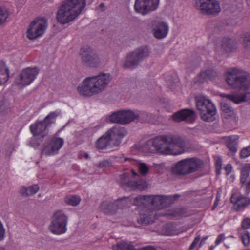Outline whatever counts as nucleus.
<instances>
[{
    "mask_svg": "<svg viewBox=\"0 0 250 250\" xmlns=\"http://www.w3.org/2000/svg\"><path fill=\"white\" fill-rule=\"evenodd\" d=\"M243 45L246 48L250 47V35L245 37L244 39Z\"/></svg>",
    "mask_w": 250,
    "mask_h": 250,
    "instance_id": "45",
    "label": "nucleus"
},
{
    "mask_svg": "<svg viewBox=\"0 0 250 250\" xmlns=\"http://www.w3.org/2000/svg\"><path fill=\"white\" fill-rule=\"evenodd\" d=\"M64 144L63 139L53 137L47 140L43 146L42 154L45 156H53L57 154Z\"/></svg>",
    "mask_w": 250,
    "mask_h": 250,
    "instance_id": "17",
    "label": "nucleus"
},
{
    "mask_svg": "<svg viewBox=\"0 0 250 250\" xmlns=\"http://www.w3.org/2000/svg\"><path fill=\"white\" fill-rule=\"evenodd\" d=\"M156 214L153 211L150 212L148 210H142L140 214V218L138 222L140 224H148L152 223L156 218Z\"/></svg>",
    "mask_w": 250,
    "mask_h": 250,
    "instance_id": "26",
    "label": "nucleus"
},
{
    "mask_svg": "<svg viewBox=\"0 0 250 250\" xmlns=\"http://www.w3.org/2000/svg\"><path fill=\"white\" fill-rule=\"evenodd\" d=\"M250 164H244L241 169L240 180L242 184V188L246 193L250 192Z\"/></svg>",
    "mask_w": 250,
    "mask_h": 250,
    "instance_id": "21",
    "label": "nucleus"
},
{
    "mask_svg": "<svg viewBox=\"0 0 250 250\" xmlns=\"http://www.w3.org/2000/svg\"><path fill=\"white\" fill-rule=\"evenodd\" d=\"M80 55L82 63L87 66L96 67L101 63V61L99 56L93 51L90 47H83Z\"/></svg>",
    "mask_w": 250,
    "mask_h": 250,
    "instance_id": "16",
    "label": "nucleus"
},
{
    "mask_svg": "<svg viewBox=\"0 0 250 250\" xmlns=\"http://www.w3.org/2000/svg\"><path fill=\"white\" fill-rule=\"evenodd\" d=\"M9 79V71L4 63L0 64V85L4 84Z\"/></svg>",
    "mask_w": 250,
    "mask_h": 250,
    "instance_id": "32",
    "label": "nucleus"
},
{
    "mask_svg": "<svg viewBox=\"0 0 250 250\" xmlns=\"http://www.w3.org/2000/svg\"><path fill=\"white\" fill-rule=\"evenodd\" d=\"M195 6L202 13L216 15L221 11L219 3L216 0H195Z\"/></svg>",
    "mask_w": 250,
    "mask_h": 250,
    "instance_id": "13",
    "label": "nucleus"
},
{
    "mask_svg": "<svg viewBox=\"0 0 250 250\" xmlns=\"http://www.w3.org/2000/svg\"><path fill=\"white\" fill-rule=\"evenodd\" d=\"M151 29L154 37L159 40L165 38L169 31L168 23L162 19L154 21L151 25Z\"/></svg>",
    "mask_w": 250,
    "mask_h": 250,
    "instance_id": "18",
    "label": "nucleus"
},
{
    "mask_svg": "<svg viewBox=\"0 0 250 250\" xmlns=\"http://www.w3.org/2000/svg\"><path fill=\"white\" fill-rule=\"evenodd\" d=\"M225 76L226 83L231 87L244 90L250 87V75L241 70L229 69L226 71Z\"/></svg>",
    "mask_w": 250,
    "mask_h": 250,
    "instance_id": "4",
    "label": "nucleus"
},
{
    "mask_svg": "<svg viewBox=\"0 0 250 250\" xmlns=\"http://www.w3.org/2000/svg\"><path fill=\"white\" fill-rule=\"evenodd\" d=\"M130 204H132L131 200L129 198L124 197L114 202L104 201L100 206V209L106 214H111L115 212L118 208L128 207Z\"/></svg>",
    "mask_w": 250,
    "mask_h": 250,
    "instance_id": "15",
    "label": "nucleus"
},
{
    "mask_svg": "<svg viewBox=\"0 0 250 250\" xmlns=\"http://www.w3.org/2000/svg\"><path fill=\"white\" fill-rule=\"evenodd\" d=\"M39 71L37 67H28L23 69L16 78V84L21 88L30 85L37 78Z\"/></svg>",
    "mask_w": 250,
    "mask_h": 250,
    "instance_id": "14",
    "label": "nucleus"
},
{
    "mask_svg": "<svg viewBox=\"0 0 250 250\" xmlns=\"http://www.w3.org/2000/svg\"><path fill=\"white\" fill-rule=\"evenodd\" d=\"M112 80V76L110 73L104 72L87 77L77 86V92L84 97H90L99 94L107 87Z\"/></svg>",
    "mask_w": 250,
    "mask_h": 250,
    "instance_id": "2",
    "label": "nucleus"
},
{
    "mask_svg": "<svg viewBox=\"0 0 250 250\" xmlns=\"http://www.w3.org/2000/svg\"><path fill=\"white\" fill-rule=\"evenodd\" d=\"M86 3V0H63L58 9L57 21L65 24L73 21L82 13Z\"/></svg>",
    "mask_w": 250,
    "mask_h": 250,
    "instance_id": "3",
    "label": "nucleus"
},
{
    "mask_svg": "<svg viewBox=\"0 0 250 250\" xmlns=\"http://www.w3.org/2000/svg\"><path fill=\"white\" fill-rule=\"evenodd\" d=\"M226 145L229 149L232 151H236L237 150L236 145L237 144L238 136L233 135L231 136H227L224 137Z\"/></svg>",
    "mask_w": 250,
    "mask_h": 250,
    "instance_id": "30",
    "label": "nucleus"
},
{
    "mask_svg": "<svg viewBox=\"0 0 250 250\" xmlns=\"http://www.w3.org/2000/svg\"><path fill=\"white\" fill-rule=\"evenodd\" d=\"M58 114L56 112H51L42 121H38L31 125L30 130L33 135L41 137L45 136L48 133L47 130L51 124L55 123Z\"/></svg>",
    "mask_w": 250,
    "mask_h": 250,
    "instance_id": "11",
    "label": "nucleus"
},
{
    "mask_svg": "<svg viewBox=\"0 0 250 250\" xmlns=\"http://www.w3.org/2000/svg\"><path fill=\"white\" fill-rule=\"evenodd\" d=\"M9 16V8L5 6H0V25L6 22Z\"/></svg>",
    "mask_w": 250,
    "mask_h": 250,
    "instance_id": "37",
    "label": "nucleus"
},
{
    "mask_svg": "<svg viewBox=\"0 0 250 250\" xmlns=\"http://www.w3.org/2000/svg\"><path fill=\"white\" fill-rule=\"evenodd\" d=\"M217 50L220 52H230L232 49V41L229 39H224L222 41L221 47H218Z\"/></svg>",
    "mask_w": 250,
    "mask_h": 250,
    "instance_id": "33",
    "label": "nucleus"
},
{
    "mask_svg": "<svg viewBox=\"0 0 250 250\" xmlns=\"http://www.w3.org/2000/svg\"><path fill=\"white\" fill-rule=\"evenodd\" d=\"M216 164L217 166V168L220 170L222 165V161L220 158H218L216 161Z\"/></svg>",
    "mask_w": 250,
    "mask_h": 250,
    "instance_id": "48",
    "label": "nucleus"
},
{
    "mask_svg": "<svg viewBox=\"0 0 250 250\" xmlns=\"http://www.w3.org/2000/svg\"><path fill=\"white\" fill-rule=\"evenodd\" d=\"M172 119L176 122L187 121L192 122L195 120L196 115L194 111L191 110L184 109L180 110L171 116Z\"/></svg>",
    "mask_w": 250,
    "mask_h": 250,
    "instance_id": "22",
    "label": "nucleus"
},
{
    "mask_svg": "<svg viewBox=\"0 0 250 250\" xmlns=\"http://www.w3.org/2000/svg\"><path fill=\"white\" fill-rule=\"evenodd\" d=\"M108 164V163L107 161H104L100 163L99 166L100 167H103L107 166Z\"/></svg>",
    "mask_w": 250,
    "mask_h": 250,
    "instance_id": "49",
    "label": "nucleus"
},
{
    "mask_svg": "<svg viewBox=\"0 0 250 250\" xmlns=\"http://www.w3.org/2000/svg\"><path fill=\"white\" fill-rule=\"evenodd\" d=\"M159 2V0H136L134 8L136 12L146 15L156 10L158 7Z\"/></svg>",
    "mask_w": 250,
    "mask_h": 250,
    "instance_id": "19",
    "label": "nucleus"
},
{
    "mask_svg": "<svg viewBox=\"0 0 250 250\" xmlns=\"http://www.w3.org/2000/svg\"><path fill=\"white\" fill-rule=\"evenodd\" d=\"M140 250H155L152 247H147V248H142Z\"/></svg>",
    "mask_w": 250,
    "mask_h": 250,
    "instance_id": "54",
    "label": "nucleus"
},
{
    "mask_svg": "<svg viewBox=\"0 0 250 250\" xmlns=\"http://www.w3.org/2000/svg\"><path fill=\"white\" fill-rule=\"evenodd\" d=\"M8 148H9V151H7L6 155H10V154L12 153V150H13V147H12V146H8Z\"/></svg>",
    "mask_w": 250,
    "mask_h": 250,
    "instance_id": "52",
    "label": "nucleus"
},
{
    "mask_svg": "<svg viewBox=\"0 0 250 250\" xmlns=\"http://www.w3.org/2000/svg\"><path fill=\"white\" fill-rule=\"evenodd\" d=\"M202 162L195 158H187L178 162L174 167L173 171L180 174H186L196 170Z\"/></svg>",
    "mask_w": 250,
    "mask_h": 250,
    "instance_id": "12",
    "label": "nucleus"
},
{
    "mask_svg": "<svg viewBox=\"0 0 250 250\" xmlns=\"http://www.w3.org/2000/svg\"><path fill=\"white\" fill-rule=\"evenodd\" d=\"M108 120L111 123L122 124V110L112 113L108 116Z\"/></svg>",
    "mask_w": 250,
    "mask_h": 250,
    "instance_id": "36",
    "label": "nucleus"
},
{
    "mask_svg": "<svg viewBox=\"0 0 250 250\" xmlns=\"http://www.w3.org/2000/svg\"><path fill=\"white\" fill-rule=\"evenodd\" d=\"M221 96L222 97L225 98L226 99L236 104L248 100L245 95H239L234 94L226 95L225 94H221Z\"/></svg>",
    "mask_w": 250,
    "mask_h": 250,
    "instance_id": "31",
    "label": "nucleus"
},
{
    "mask_svg": "<svg viewBox=\"0 0 250 250\" xmlns=\"http://www.w3.org/2000/svg\"><path fill=\"white\" fill-rule=\"evenodd\" d=\"M128 160L130 161L132 164L136 165L138 167L139 171L140 174L142 175H145L148 173L149 167L146 164L136 161L132 158H125V161Z\"/></svg>",
    "mask_w": 250,
    "mask_h": 250,
    "instance_id": "28",
    "label": "nucleus"
},
{
    "mask_svg": "<svg viewBox=\"0 0 250 250\" xmlns=\"http://www.w3.org/2000/svg\"><path fill=\"white\" fill-rule=\"evenodd\" d=\"M5 237V229L3 228V226L0 221V240H2Z\"/></svg>",
    "mask_w": 250,
    "mask_h": 250,
    "instance_id": "44",
    "label": "nucleus"
},
{
    "mask_svg": "<svg viewBox=\"0 0 250 250\" xmlns=\"http://www.w3.org/2000/svg\"><path fill=\"white\" fill-rule=\"evenodd\" d=\"M208 237V236H206V237H203L201 241H200V246H199V247L200 248L203 245H204L205 243V242L207 240Z\"/></svg>",
    "mask_w": 250,
    "mask_h": 250,
    "instance_id": "51",
    "label": "nucleus"
},
{
    "mask_svg": "<svg viewBox=\"0 0 250 250\" xmlns=\"http://www.w3.org/2000/svg\"><path fill=\"white\" fill-rule=\"evenodd\" d=\"M144 154L152 153L155 150L162 154L170 155H178L185 151V143L179 137L171 135H163L142 143Z\"/></svg>",
    "mask_w": 250,
    "mask_h": 250,
    "instance_id": "1",
    "label": "nucleus"
},
{
    "mask_svg": "<svg viewBox=\"0 0 250 250\" xmlns=\"http://www.w3.org/2000/svg\"><path fill=\"white\" fill-rule=\"evenodd\" d=\"M220 196L218 195L216 197V200H215V202L214 203V206L213 207V209H214L215 208H216V206L218 205V202L220 201Z\"/></svg>",
    "mask_w": 250,
    "mask_h": 250,
    "instance_id": "50",
    "label": "nucleus"
},
{
    "mask_svg": "<svg viewBox=\"0 0 250 250\" xmlns=\"http://www.w3.org/2000/svg\"><path fill=\"white\" fill-rule=\"evenodd\" d=\"M200 240V236H197L194 240L192 244L191 245V246L189 248V250H192V249H193L195 247V246L197 245V244L199 243Z\"/></svg>",
    "mask_w": 250,
    "mask_h": 250,
    "instance_id": "46",
    "label": "nucleus"
},
{
    "mask_svg": "<svg viewBox=\"0 0 250 250\" xmlns=\"http://www.w3.org/2000/svg\"><path fill=\"white\" fill-rule=\"evenodd\" d=\"M68 216L62 210L55 211L51 217L49 226L50 231L55 235L64 234L67 230Z\"/></svg>",
    "mask_w": 250,
    "mask_h": 250,
    "instance_id": "9",
    "label": "nucleus"
},
{
    "mask_svg": "<svg viewBox=\"0 0 250 250\" xmlns=\"http://www.w3.org/2000/svg\"><path fill=\"white\" fill-rule=\"evenodd\" d=\"M138 174L134 170H127L122 174L118 180L121 186L126 190H134L138 189L142 190L145 189L147 186L146 181L143 179L135 181V177Z\"/></svg>",
    "mask_w": 250,
    "mask_h": 250,
    "instance_id": "6",
    "label": "nucleus"
},
{
    "mask_svg": "<svg viewBox=\"0 0 250 250\" xmlns=\"http://www.w3.org/2000/svg\"><path fill=\"white\" fill-rule=\"evenodd\" d=\"M47 25V21L44 18H37L28 25L25 35L30 40L37 39L44 35Z\"/></svg>",
    "mask_w": 250,
    "mask_h": 250,
    "instance_id": "10",
    "label": "nucleus"
},
{
    "mask_svg": "<svg viewBox=\"0 0 250 250\" xmlns=\"http://www.w3.org/2000/svg\"><path fill=\"white\" fill-rule=\"evenodd\" d=\"M122 124H129L139 118L140 112L131 110H122Z\"/></svg>",
    "mask_w": 250,
    "mask_h": 250,
    "instance_id": "25",
    "label": "nucleus"
},
{
    "mask_svg": "<svg viewBox=\"0 0 250 250\" xmlns=\"http://www.w3.org/2000/svg\"><path fill=\"white\" fill-rule=\"evenodd\" d=\"M242 227L244 229H248L250 228V218H245L241 224Z\"/></svg>",
    "mask_w": 250,
    "mask_h": 250,
    "instance_id": "42",
    "label": "nucleus"
},
{
    "mask_svg": "<svg viewBox=\"0 0 250 250\" xmlns=\"http://www.w3.org/2000/svg\"><path fill=\"white\" fill-rule=\"evenodd\" d=\"M241 157L246 158L250 156V146L243 148L240 153Z\"/></svg>",
    "mask_w": 250,
    "mask_h": 250,
    "instance_id": "41",
    "label": "nucleus"
},
{
    "mask_svg": "<svg viewBox=\"0 0 250 250\" xmlns=\"http://www.w3.org/2000/svg\"><path fill=\"white\" fill-rule=\"evenodd\" d=\"M106 133L112 141L114 146H118L121 143V139L127 134L125 128L119 126L113 127L108 130Z\"/></svg>",
    "mask_w": 250,
    "mask_h": 250,
    "instance_id": "20",
    "label": "nucleus"
},
{
    "mask_svg": "<svg viewBox=\"0 0 250 250\" xmlns=\"http://www.w3.org/2000/svg\"><path fill=\"white\" fill-rule=\"evenodd\" d=\"M242 241L244 246H247L250 243V235L247 231H244L241 234Z\"/></svg>",
    "mask_w": 250,
    "mask_h": 250,
    "instance_id": "38",
    "label": "nucleus"
},
{
    "mask_svg": "<svg viewBox=\"0 0 250 250\" xmlns=\"http://www.w3.org/2000/svg\"><path fill=\"white\" fill-rule=\"evenodd\" d=\"M226 248L227 249H229V247L227 246H226Z\"/></svg>",
    "mask_w": 250,
    "mask_h": 250,
    "instance_id": "57",
    "label": "nucleus"
},
{
    "mask_svg": "<svg viewBox=\"0 0 250 250\" xmlns=\"http://www.w3.org/2000/svg\"><path fill=\"white\" fill-rule=\"evenodd\" d=\"M225 239V235L223 234H220L217 237L215 240V246H217L222 242Z\"/></svg>",
    "mask_w": 250,
    "mask_h": 250,
    "instance_id": "43",
    "label": "nucleus"
},
{
    "mask_svg": "<svg viewBox=\"0 0 250 250\" xmlns=\"http://www.w3.org/2000/svg\"><path fill=\"white\" fill-rule=\"evenodd\" d=\"M109 146H113L112 142L106 132L99 138L95 143L96 148L99 149L105 148Z\"/></svg>",
    "mask_w": 250,
    "mask_h": 250,
    "instance_id": "27",
    "label": "nucleus"
},
{
    "mask_svg": "<svg viewBox=\"0 0 250 250\" xmlns=\"http://www.w3.org/2000/svg\"><path fill=\"white\" fill-rule=\"evenodd\" d=\"M196 106L200 111L202 120L207 122H212L215 119L216 113L215 107L207 97L203 95L196 98Z\"/></svg>",
    "mask_w": 250,
    "mask_h": 250,
    "instance_id": "8",
    "label": "nucleus"
},
{
    "mask_svg": "<svg viewBox=\"0 0 250 250\" xmlns=\"http://www.w3.org/2000/svg\"><path fill=\"white\" fill-rule=\"evenodd\" d=\"M179 234H180V232L177 231H173L171 232H170L169 233H167V235H178Z\"/></svg>",
    "mask_w": 250,
    "mask_h": 250,
    "instance_id": "53",
    "label": "nucleus"
},
{
    "mask_svg": "<svg viewBox=\"0 0 250 250\" xmlns=\"http://www.w3.org/2000/svg\"><path fill=\"white\" fill-rule=\"evenodd\" d=\"M150 49L146 46L140 47L129 52L123 61V66L125 68L133 69L136 67L150 54Z\"/></svg>",
    "mask_w": 250,
    "mask_h": 250,
    "instance_id": "5",
    "label": "nucleus"
},
{
    "mask_svg": "<svg viewBox=\"0 0 250 250\" xmlns=\"http://www.w3.org/2000/svg\"><path fill=\"white\" fill-rule=\"evenodd\" d=\"M214 248V247H212L211 249H210V250H213Z\"/></svg>",
    "mask_w": 250,
    "mask_h": 250,
    "instance_id": "56",
    "label": "nucleus"
},
{
    "mask_svg": "<svg viewBox=\"0 0 250 250\" xmlns=\"http://www.w3.org/2000/svg\"><path fill=\"white\" fill-rule=\"evenodd\" d=\"M132 152L135 154H144V149L142 143L135 144L132 147Z\"/></svg>",
    "mask_w": 250,
    "mask_h": 250,
    "instance_id": "39",
    "label": "nucleus"
},
{
    "mask_svg": "<svg viewBox=\"0 0 250 250\" xmlns=\"http://www.w3.org/2000/svg\"><path fill=\"white\" fill-rule=\"evenodd\" d=\"M0 250H6L4 248L0 247Z\"/></svg>",
    "mask_w": 250,
    "mask_h": 250,
    "instance_id": "55",
    "label": "nucleus"
},
{
    "mask_svg": "<svg viewBox=\"0 0 250 250\" xmlns=\"http://www.w3.org/2000/svg\"><path fill=\"white\" fill-rule=\"evenodd\" d=\"M232 169V167L231 164H228L225 167V170L227 174H229Z\"/></svg>",
    "mask_w": 250,
    "mask_h": 250,
    "instance_id": "47",
    "label": "nucleus"
},
{
    "mask_svg": "<svg viewBox=\"0 0 250 250\" xmlns=\"http://www.w3.org/2000/svg\"><path fill=\"white\" fill-rule=\"evenodd\" d=\"M197 82L199 83L208 82L209 81L213 83H217L219 79L217 72L212 68H209L203 70L197 76Z\"/></svg>",
    "mask_w": 250,
    "mask_h": 250,
    "instance_id": "23",
    "label": "nucleus"
},
{
    "mask_svg": "<svg viewBox=\"0 0 250 250\" xmlns=\"http://www.w3.org/2000/svg\"><path fill=\"white\" fill-rule=\"evenodd\" d=\"M168 197L162 195L139 196L132 201V204L137 206H150L155 209L165 208L167 203Z\"/></svg>",
    "mask_w": 250,
    "mask_h": 250,
    "instance_id": "7",
    "label": "nucleus"
},
{
    "mask_svg": "<svg viewBox=\"0 0 250 250\" xmlns=\"http://www.w3.org/2000/svg\"><path fill=\"white\" fill-rule=\"evenodd\" d=\"M221 107L222 110L224 113H228L229 115V116L232 115L234 113V112L232 110L231 107L226 103H222Z\"/></svg>",
    "mask_w": 250,
    "mask_h": 250,
    "instance_id": "40",
    "label": "nucleus"
},
{
    "mask_svg": "<svg viewBox=\"0 0 250 250\" xmlns=\"http://www.w3.org/2000/svg\"><path fill=\"white\" fill-rule=\"evenodd\" d=\"M65 203L72 206H76L79 204L81 198L79 196L69 195L64 198Z\"/></svg>",
    "mask_w": 250,
    "mask_h": 250,
    "instance_id": "34",
    "label": "nucleus"
},
{
    "mask_svg": "<svg viewBox=\"0 0 250 250\" xmlns=\"http://www.w3.org/2000/svg\"><path fill=\"white\" fill-rule=\"evenodd\" d=\"M231 202L239 209L249 205L250 204V199L244 197L240 194L234 193L232 195Z\"/></svg>",
    "mask_w": 250,
    "mask_h": 250,
    "instance_id": "24",
    "label": "nucleus"
},
{
    "mask_svg": "<svg viewBox=\"0 0 250 250\" xmlns=\"http://www.w3.org/2000/svg\"><path fill=\"white\" fill-rule=\"evenodd\" d=\"M39 190V186L38 185L34 184L28 187H21L20 190V192L22 196H28L35 194Z\"/></svg>",
    "mask_w": 250,
    "mask_h": 250,
    "instance_id": "29",
    "label": "nucleus"
},
{
    "mask_svg": "<svg viewBox=\"0 0 250 250\" xmlns=\"http://www.w3.org/2000/svg\"><path fill=\"white\" fill-rule=\"evenodd\" d=\"M113 250H134V248L131 243L122 241L113 246Z\"/></svg>",
    "mask_w": 250,
    "mask_h": 250,
    "instance_id": "35",
    "label": "nucleus"
}]
</instances>
